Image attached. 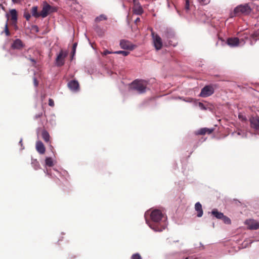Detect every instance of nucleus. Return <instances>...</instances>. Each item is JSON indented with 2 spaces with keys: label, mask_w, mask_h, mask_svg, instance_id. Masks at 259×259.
Listing matches in <instances>:
<instances>
[{
  "label": "nucleus",
  "mask_w": 259,
  "mask_h": 259,
  "mask_svg": "<svg viewBox=\"0 0 259 259\" xmlns=\"http://www.w3.org/2000/svg\"><path fill=\"white\" fill-rule=\"evenodd\" d=\"M150 217L152 222L149 225L152 229L155 231L161 232L165 228L166 218L160 210H153Z\"/></svg>",
  "instance_id": "f257e3e1"
},
{
  "label": "nucleus",
  "mask_w": 259,
  "mask_h": 259,
  "mask_svg": "<svg viewBox=\"0 0 259 259\" xmlns=\"http://www.w3.org/2000/svg\"><path fill=\"white\" fill-rule=\"evenodd\" d=\"M147 83L143 80H135L131 84V89L137 91L140 94L146 92Z\"/></svg>",
  "instance_id": "f03ea898"
},
{
  "label": "nucleus",
  "mask_w": 259,
  "mask_h": 259,
  "mask_svg": "<svg viewBox=\"0 0 259 259\" xmlns=\"http://www.w3.org/2000/svg\"><path fill=\"white\" fill-rule=\"evenodd\" d=\"M251 12V9L248 5H240L236 7L234 10L235 15L238 16L241 14H248Z\"/></svg>",
  "instance_id": "7ed1b4c3"
},
{
  "label": "nucleus",
  "mask_w": 259,
  "mask_h": 259,
  "mask_svg": "<svg viewBox=\"0 0 259 259\" xmlns=\"http://www.w3.org/2000/svg\"><path fill=\"white\" fill-rule=\"evenodd\" d=\"M151 36L152 37L154 46L156 50H160L162 47V41L161 38L157 34L155 33L152 29H151Z\"/></svg>",
  "instance_id": "20e7f679"
},
{
  "label": "nucleus",
  "mask_w": 259,
  "mask_h": 259,
  "mask_svg": "<svg viewBox=\"0 0 259 259\" xmlns=\"http://www.w3.org/2000/svg\"><path fill=\"white\" fill-rule=\"evenodd\" d=\"M68 53L66 51L61 50L56 59V64L58 67L62 66L65 63V58L67 57Z\"/></svg>",
  "instance_id": "39448f33"
},
{
  "label": "nucleus",
  "mask_w": 259,
  "mask_h": 259,
  "mask_svg": "<svg viewBox=\"0 0 259 259\" xmlns=\"http://www.w3.org/2000/svg\"><path fill=\"white\" fill-rule=\"evenodd\" d=\"M162 36L164 40H166L168 41L169 45H172V39L175 38L174 32L172 30L168 28L164 30Z\"/></svg>",
  "instance_id": "423d86ee"
},
{
  "label": "nucleus",
  "mask_w": 259,
  "mask_h": 259,
  "mask_svg": "<svg viewBox=\"0 0 259 259\" xmlns=\"http://www.w3.org/2000/svg\"><path fill=\"white\" fill-rule=\"evenodd\" d=\"M214 93V88L212 85H205L201 89L200 96L201 97H207Z\"/></svg>",
  "instance_id": "0eeeda50"
},
{
  "label": "nucleus",
  "mask_w": 259,
  "mask_h": 259,
  "mask_svg": "<svg viewBox=\"0 0 259 259\" xmlns=\"http://www.w3.org/2000/svg\"><path fill=\"white\" fill-rule=\"evenodd\" d=\"M245 224L249 230H257L259 228V223L253 219L246 220Z\"/></svg>",
  "instance_id": "6e6552de"
},
{
  "label": "nucleus",
  "mask_w": 259,
  "mask_h": 259,
  "mask_svg": "<svg viewBox=\"0 0 259 259\" xmlns=\"http://www.w3.org/2000/svg\"><path fill=\"white\" fill-rule=\"evenodd\" d=\"M250 126L252 128L259 130V117L257 116H251L249 119Z\"/></svg>",
  "instance_id": "1a4fd4ad"
},
{
  "label": "nucleus",
  "mask_w": 259,
  "mask_h": 259,
  "mask_svg": "<svg viewBox=\"0 0 259 259\" xmlns=\"http://www.w3.org/2000/svg\"><path fill=\"white\" fill-rule=\"evenodd\" d=\"M120 47L123 49L133 50L135 48V46L128 40H121L120 42Z\"/></svg>",
  "instance_id": "9d476101"
},
{
  "label": "nucleus",
  "mask_w": 259,
  "mask_h": 259,
  "mask_svg": "<svg viewBox=\"0 0 259 259\" xmlns=\"http://www.w3.org/2000/svg\"><path fill=\"white\" fill-rule=\"evenodd\" d=\"M7 16L9 18V15L7 14ZM10 17L13 24L16 25L18 18V14L15 9H12L10 11Z\"/></svg>",
  "instance_id": "9b49d317"
},
{
  "label": "nucleus",
  "mask_w": 259,
  "mask_h": 259,
  "mask_svg": "<svg viewBox=\"0 0 259 259\" xmlns=\"http://www.w3.org/2000/svg\"><path fill=\"white\" fill-rule=\"evenodd\" d=\"M51 9V6L49 4H46L42 8V10L40 12V17L42 18L46 17Z\"/></svg>",
  "instance_id": "f8f14e48"
},
{
  "label": "nucleus",
  "mask_w": 259,
  "mask_h": 259,
  "mask_svg": "<svg viewBox=\"0 0 259 259\" xmlns=\"http://www.w3.org/2000/svg\"><path fill=\"white\" fill-rule=\"evenodd\" d=\"M11 47L14 49L21 50L24 48V45L21 39H16L14 41Z\"/></svg>",
  "instance_id": "ddd939ff"
},
{
  "label": "nucleus",
  "mask_w": 259,
  "mask_h": 259,
  "mask_svg": "<svg viewBox=\"0 0 259 259\" xmlns=\"http://www.w3.org/2000/svg\"><path fill=\"white\" fill-rule=\"evenodd\" d=\"M68 87L70 90L77 91L79 89V85L77 81L73 80L68 83Z\"/></svg>",
  "instance_id": "4468645a"
},
{
  "label": "nucleus",
  "mask_w": 259,
  "mask_h": 259,
  "mask_svg": "<svg viewBox=\"0 0 259 259\" xmlns=\"http://www.w3.org/2000/svg\"><path fill=\"white\" fill-rule=\"evenodd\" d=\"M239 44V39L237 37H231L227 40V44L231 47H237Z\"/></svg>",
  "instance_id": "2eb2a0df"
},
{
  "label": "nucleus",
  "mask_w": 259,
  "mask_h": 259,
  "mask_svg": "<svg viewBox=\"0 0 259 259\" xmlns=\"http://www.w3.org/2000/svg\"><path fill=\"white\" fill-rule=\"evenodd\" d=\"M133 12L135 14L141 15L143 13V10L139 3H135L133 8Z\"/></svg>",
  "instance_id": "dca6fc26"
},
{
  "label": "nucleus",
  "mask_w": 259,
  "mask_h": 259,
  "mask_svg": "<svg viewBox=\"0 0 259 259\" xmlns=\"http://www.w3.org/2000/svg\"><path fill=\"white\" fill-rule=\"evenodd\" d=\"M36 149L37 151L41 154H43L45 153L46 148L44 145L41 141H37L36 142Z\"/></svg>",
  "instance_id": "f3484780"
},
{
  "label": "nucleus",
  "mask_w": 259,
  "mask_h": 259,
  "mask_svg": "<svg viewBox=\"0 0 259 259\" xmlns=\"http://www.w3.org/2000/svg\"><path fill=\"white\" fill-rule=\"evenodd\" d=\"M195 210L197 211V216L198 217H201L203 215V212L202 208V205L200 202H197L195 205Z\"/></svg>",
  "instance_id": "a211bd4d"
},
{
  "label": "nucleus",
  "mask_w": 259,
  "mask_h": 259,
  "mask_svg": "<svg viewBox=\"0 0 259 259\" xmlns=\"http://www.w3.org/2000/svg\"><path fill=\"white\" fill-rule=\"evenodd\" d=\"M213 129L208 128L206 127L202 128L197 131V135H204L205 134H210L213 132Z\"/></svg>",
  "instance_id": "6ab92c4d"
},
{
  "label": "nucleus",
  "mask_w": 259,
  "mask_h": 259,
  "mask_svg": "<svg viewBox=\"0 0 259 259\" xmlns=\"http://www.w3.org/2000/svg\"><path fill=\"white\" fill-rule=\"evenodd\" d=\"M211 214L218 219L221 220L223 217L224 214L219 212L217 209H213L211 211Z\"/></svg>",
  "instance_id": "aec40b11"
},
{
  "label": "nucleus",
  "mask_w": 259,
  "mask_h": 259,
  "mask_svg": "<svg viewBox=\"0 0 259 259\" xmlns=\"http://www.w3.org/2000/svg\"><path fill=\"white\" fill-rule=\"evenodd\" d=\"M37 9H38L37 7L34 6L32 8L31 10L32 15L35 18H38L39 17H40V13L38 12Z\"/></svg>",
  "instance_id": "412c9836"
},
{
  "label": "nucleus",
  "mask_w": 259,
  "mask_h": 259,
  "mask_svg": "<svg viewBox=\"0 0 259 259\" xmlns=\"http://www.w3.org/2000/svg\"><path fill=\"white\" fill-rule=\"evenodd\" d=\"M31 165L35 170L40 168L39 162L36 159H32Z\"/></svg>",
  "instance_id": "4be33fe9"
},
{
  "label": "nucleus",
  "mask_w": 259,
  "mask_h": 259,
  "mask_svg": "<svg viewBox=\"0 0 259 259\" xmlns=\"http://www.w3.org/2000/svg\"><path fill=\"white\" fill-rule=\"evenodd\" d=\"M50 135L46 131H44L42 132V138L46 142H49L50 141Z\"/></svg>",
  "instance_id": "5701e85b"
},
{
  "label": "nucleus",
  "mask_w": 259,
  "mask_h": 259,
  "mask_svg": "<svg viewBox=\"0 0 259 259\" xmlns=\"http://www.w3.org/2000/svg\"><path fill=\"white\" fill-rule=\"evenodd\" d=\"M107 19V16L104 14H101L95 19V22H99L101 21L106 20Z\"/></svg>",
  "instance_id": "b1692460"
},
{
  "label": "nucleus",
  "mask_w": 259,
  "mask_h": 259,
  "mask_svg": "<svg viewBox=\"0 0 259 259\" xmlns=\"http://www.w3.org/2000/svg\"><path fill=\"white\" fill-rule=\"evenodd\" d=\"M45 162H46V165H47L48 166L52 167L53 166V159L51 157H47L45 160Z\"/></svg>",
  "instance_id": "393cba45"
},
{
  "label": "nucleus",
  "mask_w": 259,
  "mask_h": 259,
  "mask_svg": "<svg viewBox=\"0 0 259 259\" xmlns=\"http://www.w3.org/2000/svg\"><path fill=\"white\" fill-rule=\"evenodd\" d=\"M221 220H223L225 224H231V221L230 219L226 215H223V217H222Z\"/></svg>",
  "instance_id": "a878e982"
},
{
  "label": "nucleus",
  "mask_w": 259,
  "mask_h": 259,
  "mask_svg": "<svg viewBox=\"0 0 259 259\" xmlns=\"http://www.w3.org/2000/svg\"><path fill=\"white\" fill-rule=\"evenodd\" d=\"M114 53L117 54H122L124 56H126L129 54V52L125 51H119L114 52Z\"/></svg>",
  "instance_id": "bb28decb"
},
{
  "label": "nucleus",
  "mask_w": 259,
  "mask_h": 259,
  "mask_svg": "<svg viewBox=\"0 0 259 259\" xmlns=\"http://www.w3.org/2000/svg\"><path fill=\"white\" fill-rule=\"evenodd\" d=\"M198 1L201 5H206L210 3V0H198Z\"/></svg>",
  "instance_id": "cd10ccee"
},
{
  "label": "nucleus",
  "mask_w": 259,
  "mask_h": 259,
  "mask_svg": "<svg viewBox=\"0 0 259 259\" xmlns=\"http://www.w3.org/2000/svg\"><path fill=\"white\" fill-rule=\"evenodd\" d=\"M95 31L100 36H102L104 33V32L102 31V30H101L98 26H97L95 28Z\"/></svg>",
  "instance_id": "c85d7f7f"
},
{
  "label": "nucleus",
  "mask_w": 259,
  "mask_h": 259,
  "mask_svg": "<svg viewBox=\"0 0 259 259\" xmlns=\"http://www.w3.org/2000/svg\"><path fill=\"white\" fill-rule=\"evenodd\" d=\"M5 32L6 33V35L7 36H10V32L8 29V23H7L5 26Z\"/></svg>",
  "instance_id": "c756f323"
},
{
  "label": "nucleus",
  "mask_w": 259,
  "mask_h": 259,
  "mask_svg": "<svg viewBox=\"0 0 259 259\" xmlns=\"http://www.w3.org/2000/svg\"><path fill=\"white\" fill-rule=\"evenodd\" d=\"M131 259H142V257L139 253H135L133 254Z\"/></svg>",
  "instance_id": "7c9ffc66"
},
{
  "label": "nucleus",
  "mask_w": 259,
  "mask_h": 259,
  "mask_svg": "<svg viewBox=\"0 0 259 259\" xmlns=\"http://www.w3.org/2000/svg\"><path fill=\"white\" fill-rule=\"evenodd\" d=\"M238 117L242 121H246L247 120L246 117L241 113L238 115Z\"/></svg>",
  "instance_id": "2f4dec72"
},
{
  "label": "nucleus",
  "mask_w": 259,
  "mask_h": 259,
  "mask_svg": "<svg viewBox=\"0 0 259 259\" xmlns=\"http://www.w3.org/2000/svg\"><path fill=\"white\" fill-rule=\"evenodd\" d=\"M77 45V44L76 42H75L73 45V46H72V54L73 56L75 53V51H76V48Z\"/></svg>",
  "instance_id": "473e14b6"
},
{
  "label": "nucleus",
  "mask_w": 259,
  "mask_h": 259,
  "mask_svg": "<svg viewBox=\"0 0 259 259\" xmlns=\"http://www.w3.org/2000/svg\"><path fill=\"white\" fill-rule=\"evenodd\" d=\"M24 16L27 21L29 20L31 17L30 14L28 13H25Z\"/></svg>",
  "instance_id": "72a5a7b5"
},
{
  "label": "nucleus",
  "mask_w": 259,
  "mask_h": 259,
  "mask_svg": "<svg viewBox=\"0 0 259 259\" xmlns=\"http://www.w3.org/2000/svg\"><path fill=\"white\" fill-rule=\"evenodd\" d=\"M185 8L187 10L189 9V0H186Z\"/></svg>",
  "instance_id": "f704fd0d"
},
{
  "label": "nucleus",
  "mask_w": 259,
  "mask_h": 259,
  "mask_svg": "<svg viewBox=\"0 0 259 259\" xmlns=\"http://www.w3.org/2000/svg\"><path fill=\"white\" fill-rule=\"evenodd\" d=\"M32 30L35 31L36 32H38L39 31V28L37 26L34 25L32 27Z\"/></svg>",
  "instance_id": "c9c22d12"
},
{
  "label": "nucleus",
  "mask_w": 259,
  "mask_h": 259,
  "mask_svg": "<svg viewBox=\"0 0 259 259\" xmlns=\"http://www.w3.org/2000/svg\"><path fill=\"white\" fill-rule=\"evenodd\" d=\"M49 105L51 107H53L54 106V101L53 99H50L49 100Z\"/></svg>",
  "instance_id": "e433bc0d"
},
{
  "label": "nucleus",
  "mask_w": 259,
  "mask_h": 259,
  "mask_svg": "<svg viewBox=\"0 0 259 259\" xmlns=\"http://www.w3.org/2000/svg\"><path fill=\"white\" fill-rule=\"evenodd\" d=\"M112 53H113L111 52H110L108 50H105L102 54L103 56H106L108 54H112Z\"/></svg>",
  "instance_id": "4c0bfd02"
},
{
  "label": "nucleus",
  "mask_w": 259,
  "mask_h": 259,
  "mask_svg": "<svg viewBox=\"0 0 259 259\" xmlns=\"http://www.w3.org/2000/svg\"><path fill=\"white\" fill-rule=\"evenodd\" d=\"M199 107H200L201 109H206V108L205 107V106H204V105H203V103H200H200H199Z\"/></svg>",
  "instance_id": "58836bf2"
},
{
  "label": "nucleus",
  "mask_w": 259,
  "mask_h": 259,
  "mask_svg": "<svg viewBox=\"0 0 259 259\" xmlns=\"http://www.w3.org/2000/svg\"><path fill=\"white\" fill-rule=\"evenodd\" d=\"M33 82H34V84L35 86L37 87L38 85V82L37 81L36 78L35 77L33 78Z\"/></svg>",
  "instance_id": "ea45409f"
},
{
  "label": "nucleus",
  "mask_w": 259,
  "mask_h": 259,
  "mask_svg": "<svg viewBox=\"0 0 259 259\" xmlns=\"http://www.w3.org/2000/svg\"><path fill=\"white\" fill-rule=\"evenodd\" d=\"M29 60L32 63L33 65L36 64V61L34 59L29 58Z\"/></svg>",
  "instance_id": "a19ab883"
},
{
  "label": "nucleus",
  "mask_w": 259,
  "mask_h": 259,
  "mask_svg": "<svg viewBox=\"0 0 259 259\" xmlns=\"http://www.w3.org/2000/svg\"><path fill=\"white\" fill-rule=\"evenodd\" d=\"M42 115V113L41 114H36L35 116V118H39L40 116H41Z\"/></svg>",
  "instance_id": "79ce46f5"
},
{
  "label": "nucleus",
  "mask_w": 259,
  "mask_h": 259,
  "mask_svg": "<svg viewBox=\"0 0 259 259\" xmlns=\"http://www.w3.org/2000/svg\"><path fill=\"white\" fill-rule=\"evenodd\" d=\"M140 21V18H137L136 20H135V23H138V22H139Z\"/></svg>",
  "instance_id": "37998d69"
},
{
  "label": "nucleus",
  "mask_w": 259,
  "mask_h": 259,
  "mask_svg": "<svg viewBox=\"0 0 259 259\" xmlns=\"http://www.w3.org/2000/svg\"><path fill=\"white\" fill-rule=\"evenodd\" d=\"M21 143H22V140H21V141H20V144H21Z\"/></svg>",
  "instance_id": "c03bdc74"
},
{
  "label": "nucleus",
  "mask_w": 259,
  "mask_h": 259,
  "mask_svg": "<svg viewBox=\"0 0 259 259\" xmlns=\"http://www.w3.org/2000/svg\"><path fill=\"white\" fill-rule=\"evenodd\" d=\"M185 259H188V258L187 257V258H186Z\"/></svg>",
  "instance_id": "a18cd8bd"
}]
</instances>
